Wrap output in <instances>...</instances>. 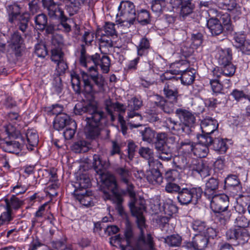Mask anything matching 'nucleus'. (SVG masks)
<instances>
[{
  "instance_id": "nucleus-1",
  "label": "nucleus",
  "mask_w": 250,
  "mask_h": 250,
  "mask_svg": "<svg viewBox=\"0 0 250 250\" xmlns=\"http://www.w3.org/2000/svg\"><path fill=\"white\" fill-rule=\"evenodd\" d=\"M93 166L95 170L100 175L101 180L110 191L104 190V199L112 200L116 204V208L121 213L123 211L122 203L123 198L119 192L118 186L116 177L114 175L109 173H105L103 170L107 168L110 164L108 161L103 160L101 156L95 154L93 156Z\"/></svg>"
},
{
  "instance_id": "nucleus-2",
  "label": "nucleus",
  "mask_w": 250,
  "mask_h": 250,
  "mask_svg": "<svg viewBox=\"0 0 250 250\" xmlns=\"http://www.w3.org/2000/svg\"><path fill=\"white\" fill-rule=\"evenodd\" d=\"M127 193L130 198L129 203V208L133 216L136 218V222L140 234L137 246L141 250H151L153 248V239L150 233L145 234V220L143 212L146 209L145 201L139 196H136L134 189Z\"/></svg>"
},
{
  "instance_id": "nucleus-3",
  "label": "nucleus",
  "mask_w": 250,
  "mask_h": 250,
  "mask_svg": "<svg viewBox=\"0 0 250 250\" xmlns=\"http://www.w3.org/2000/svg\"><path fill=\"white\" fill-rule=\"evenodd\" d=\"M100 55L98 53L92 56H84L83 62L80 60L81 65L87 67L88 73L82 72L85 93L93 95L103 90L104 79L97 71L96 66L99 63Z\"/></svg>"
},
{
  "instance_id": "nucleus-4",
  "label": "nucleus",
  "mask_w": 250,
  "mask_h": 250,
  "mask_svg": "<svg viewBox=\"0 0 250 250\" xmlns=\"http://www.w3.org/2000/svg\"><path fill=\"white\" fill-rule=\"evenodd\" d=\"M176 115L180 122H176L171 118H168L165 121L167 127L178 134H189L191 131V127L195 122V117L190 111L182 108L177 109Z\"/></svg>"
},
{
  "instance_id": "nucleus-5",
  "label": "nucleus",
  "mask_w": 250,
  "mask_h": 250,
  "mask_svg": "<svg viewBox=\"0 0 250 250\" xmlns=\"http://www.w3.org/2000/svg\"><path fill=\"white\" fill-rule=\"evenodd\" d=\"M203 193L201 188H184L181 189L178 194L177 200L182 205H188L193 202L196 203Z\"/></svg>"
},
{
  "instance_id": "nucleus-6",
  "label": "nucleus",
  "mask_w": 250,
  "mask_h": 250,
  "mask_svg": "<svg viewBox=\"0 0 250 250\" xmlns=\"http://www.w3.org/2000/svg\"><path fill=\"white\" fill-rule=\"evenodd\" d=\"M104 118V113H97L90 117H86L87 124L84 128V133L87 138L94 139L100 134L99 125Z\"/></svg>"
},
{
  "instance_id": "nucleus-7",
  "label": "nucleus",
  "mask_w": 250,
  "mask_h": 250,
  "mask_svg": "<svg viewBox=\"0 0 250 250\" xmlns=\"http://www.w3.org/2000/svg\"><path fill=\"white\" fill-rule=\"evenodd\" d=\"M74 112L76 115H81L86 113V117H90L97 113H103L104 112L98 109L94 102H85L84 101L78 103L74 108Z\"/></svg>"
},
{
  "instance_id": "nucleus-8",
  "label": "nucleus",
  "mask_w": 250,
  "mask_h": 250,
  "mask_svg": "<svg viewBox=\"0 0 250 250\" xmlns=\"http://www.w3.org/2000/svg\"><path fill=\"white\" fill-rule=\"evenodd\" d=\"M104 105L106 111L111 116L112 121H114L115 119L113 112L118 111L120 112L118 118L120 125L125 124L124 117L121 115L122 113H124L125 111V107L124 104L118 102L114 103L110 98H108L104 101Z\"/></svg>"
},
{
  "instance_id": "nucleus-9",
  "label": "nucleus",
  "mask_w": 250,
  "mask_h": 250,
  "mask_svg": "<svg viewBox=\"0 0 250 250\" xmlns=\"http://www.w3.org/2000/svg\"><path fill=\"white\" fill-rule=\"evenodd\" d=\"M210 207L215 212L221 213L226 211L229 206V199L225 194H216L210 197Z\"/></svg>"
},
{
  "instance_id": "nucleus-10",
  "label": "nucleus",
  "mask_w": 250,
  "mask_h": 250,
  "mask_svg": "<svg viewBox=\"0 0 250 250\" xmlns=\"http://www.w3.org/2000/svg\"><path fill=\"white\" fill-rule=\"evenodd\" d=\"M118 8L126 22L130 24H134L136 15L133 3L130 1H122Z\"/></svg>"
},
{
  "instance_id": "nucleus-11",
  "label": "nucleus",
  "mask_w": 250,
  "mask_h": 250,
  "mask_svg": "<svg viewBox=\"0 0 250 250\" xmlns=\"http://www.w3.org/2000/svg\"><path fill=\"white\" fill-rule=\"evenodd\" d=\"M199 143L195 145L193 154L199 158L206 157L209 152L208 146H210L211 138L207 136H197Z\"/></svg>"
},
{
  "instance_id": "nucleus-12",
  "label": "nucleus",
  "mask_w": 250,
  "mask_h": 250,
  "mask_svg": "<svg viewBox=\"0 0 250 250\" xmlns=\"http://www.w3.org/2000/svg\"><path fill=\"white\" fill-rule=\"evenodd\" d=\"M23 42V40L20 33L18 31L14 32L11 36L8 45L9 52L14 54L16 57L20 56L22 51L21 45Z\"/></svg>"
},
{
  "instance_id": "nucleus-13",
  "label": "nucleus",
  "mask_w": 250,
  "mask_h": 250,
  "mask_svg": "<svg viewBox=\"0 0 250 250\" xmlns=\"http://www.w3.org/2000/svg\"><path fill=\"white\" fill-rule=\"evenodd\" d=\"M0 139L1 142L0 144L1 148L5 152L18 154L23 147L22 140L21 139L19 141H8L6 138H2L1 135H0Z\"/></svg>"
},
{
  "instance_id": "nucleus-14",
  "label": "nucleus",
  "mask_w": 250,
  "mask_h": 250,
  "mask_svg": "<svg viewBox=\"0 0 250 250\" xmlns=\"http://www.w3.org/2000/svg\"><path fill=\"white\" fill-rule=\"evenodd\" d=\"M73 196L83 206L89 207L94 205L95 197L91 191L87 190L75 189Z\"/></svg>"
},
{
  "instance_id": "nucleus-15",
  "label": "nucleus",
  "mask_w": 250,
  "mask_h": 250,
  "mask_svg": "<svg viewBox=\"0 0 250 250\" xmlns=\"http://www.w3.org/2000/svg\"><path fill=\"white\" fill-rule=\"evenodd\" d=\"M115 171L119 176L121 183L125 186L127 192L130 191L132 194L131 190L134 189V186L131 182V172L127 168L122 167L117 168Z\"/></svg>"
},
{
  "instance_id": "nucleus-16",
  "label": "nucleus",
  "mask_w": 250,
  "mask_h": 250,
  "mask_svg": "<svg viewBox=\"0 0 250 250\" xmlns=\"http://www.w3.org/2000/svg\"><path fill=\"white\" fill-rule=\"evenodd\" d=\"M218 127V124L216 120L210 117L206 118L201 122L202 134L198 136H207L211 138V134L214 133Z\"/></svg>"
},
{
  "instance_id": "nucleus-17",
  "label": "nucleus",
  "mask_w": 250,
  "mask_h": 250,
  "mask_svg": "<svg viewBox=\"0 0 250 250\" xmlns=\"http://www.w3.org/2000/svg\"><path fill=\"white\" fill-rule=\"evenodd\" d=\"M42 1L44 8L47 10L48 14L50 17L66 19L64 16L63 11L53 0H42Z\"/></svg>"
},
{
  "instance_id": "nucleus-18",
  "label": "nucleus",
  "mask_w": 250,
  "mask_h": 250,
  "mask_svg": "<svg viewBox=\"0 0 250 250\" xmlns=\"http://www.w3.org/2000/svg\"><path fill=\"white\" fill-rule=\"evenodd\" d=\"M138 153L142 157L147 160L149 167H157L159 168L162 167V163L158 160L154 158L153 149L148 147H141Z\"/></svg>"
},
{
  "instance_id": "nucleus-19",
  "label": "nucleus",
  "mask_w": 250,
  "mask_h": 250,
  "mask_svg": "<svg viewBox=\"0 0 250 250\" xmlns=\"http://www.w3.org/2000/svg\"><path fill=\"white\" fill-rule=\"evenodd\" d=\"M177 102L172 100H166L163 97L157 95L155 104L159 107L164 112L170 114L173 112L175 108V105Z\"/></svg>"
},
{
  "instance_id": "nucleus-20",
  "label": "nucleus",
  "mask_w": 250,
  "mask_h": 250,
  "mask_svg": "<svg viewBox=\"0 0 250 250\" xmlns=\"http://www.w3.org/2000/svg\"><path fill=\"white\" fill-rule=\"evenodd\" d=\"M207 26L212 36L216 37L224 33L223 26L217 18H210L207 21Z\"/></svg>"
},
{
  "instance_id": "nucleus-21",
  "label": "nucleus",
  "mask_w": 250,
  "mask_h": 250,
  "mask_svg": "<svg viewBox=\"0 0 250 250\" xmlns=\"http://www.w3.org/2000/svg\"><path fill=\"white\" fill-rule=\"evenodd\" d=\"M139 238L135 242V248L132 246H125L124 243L125 240L121 238L120 235H117L110 238L109 243L113 246L118 247V246L121 248L122 250H140L137 246ZM154 243L153 242V248L151 250H154Z\"/></svg>"
},
{
  "instance_id": "nucleus-22",
  "label": "nucleus",
  "mask_w": 250,
  "mask_h": 250,
  "mask_svg": "<svg viewBox=\"0 0 250 250\" xmlns=\"http://www.w3.org/2000/svg\"><path fill=\"white\" fill-rule=\"evenodd\" d=\"M208 238L202 234H196L193 238L191 242L187 244V247H192L195 250H203L208 244Z\"/></svg>"
},
{
  "instance_id": "nucleus-23",
  "label": "nucleus",
  "mask_w": 250,
  "mask_h": 250,
  "mask_svg": "<svg viewBox=\"0 0 250 250\" xmlns=\"http://www.w3.org/2000/svg\"><path fill=\"white\" fill-rule=\"evenodd\" d=\"M219 182L217 179L215 178H209L206 183L204 194L208 199L216 194L218 189Z\"/></svg>"
},
{
  "instance_id": "nucleus-24",
  "label": "nucleus",
  "mask_w": 250,
  "mask_h": 250,
  "mask_svg": "<svg viewBox=\"0 0 250 250\" xmlns=\"http://www.w3.org/2000/svg\"><path fill=\"white\" fill-rule=\"evenodd\" d=\"M194 8L193 0H181L180 18L184 20L186 17L192 13Z\"/></svg>"
},
{
  "instance_id": "nucleus-25",
  "label": "nucleus",
  "mask_w": 250,
  "mask_h": 250,
  "mask_svg": "<svg viewBox=\"0 0 250 250\" xmlns=\"http://www.w3.org/2000/svg\"><path fill=\"white\" fill-rule=\"evenodd\" d=\"M152 168L146 172V177L147 181L153 185L161 184L163 182V177L158 170L157 167H151Z\"/></svg>"
},
{
  "instance_id": "nucleus-26",
  "label": "nucleus",
  "mask_w": 250,
  "mask_h": 250,
  "mask_svg": "<svg viewBox=\"0 0 250 250\" xmlns=\"http://www.w3.org/2000/svg\"><path fill=\"white\" fill-rule=\"evenodd\" d=\"M216 57L218 59L220 64H227L230 62L232 59L231 50L229 48H218Z\"/></svg>"
},
{
  "instance_id": "nucleus-27",
  "label": "nucleus",
  "mask_w": 250,
  "mask_h": 250,
  "mask_svg": "<svg viewBox=\"0 0 250 250\" xmlns=\"http://www.w3.org/2000/svg\"><path fill=\"white\" fill-rule=\"evenodd\" d=\"M175 84L170 81L165 83L164 88V94L169 100L177 102L178 91L175 87Z\"/></svg>"
},
{
  "instance_id": "nucleus-28",
  "label": "nucleus",
  "mask_w": 250,
  "mask_h": 250,
  "mask_svg": "<svg viewBox=\"0 0 250 250\" xmlns=\"http://www.w3.org/2000/svg\"><path fill=\"white\" fill-rule=\"evenodd\" d=\"M86 0H65L69 2L66 5V10L71 16L76 14L84 4Z\"/></svg>"
},
{
  "instance_id": "nucleus-29",
  "label": "nucleus",
  "mask_w": 250,
  "mask_h": 250,
  "mask_svg": "<svg viewBox=\"0 0 250 250\" xmlns=\"http://www.w3.org/2000/svg\"><path fill=\"white\" fill-rule=\"evenodd\" d=\"M70 121H74L70 119L69 117L66 114H60L56 116L54 121V128L58 130L62 129L63 127H66L68 124H70Z\"/></svg>"
},
{
  "instance_id": "nucleus-30",
  "label": "nucleus",
  "mask_w": 250,
  "mask_h": 250,
  "mask_svg": "<svg viewBox=\"0 0 250 250\" xmlns=\"http://www.w3.org/2000/svg\"><path fill=\"white\" fill-rule=\"evenodd\" d=\"M91 185L90 178L88 175L83 174L80 175L77 179V181L74 185L75 189L87 190L86 188Z\"/></svg>"
},
{
  "instance_id": "nucleus-31",
  "label": "nucleus",
  "mask_w": 250,
  "mask_h": 250,
  "mask_svg": "<svg viewBox=\"0 0 250 250\" xmlns=\"http://www.w3.org/2000/svg\"><path fill=\"white\" fill-rule=\"evenodd\" d=\"M142 106V101L136 97H133L128 101V105L125 108L127 113H129L131 116L132 113L137 112Z\"/></svg>"
},
{
  "instance_id": "nucleus-32",
  "label": "nucleus",
  "mask_w": 250,
  "mask_h": 250,
  "mask_svg": "<svg viewBox=\"0 0 250 250\" xmlns=\"http://www.w3.org/2000/svg\"><path fill=\"white\" fill-rule=\"evenodd\" d=\"M131 116H129V113H127V123L131 128L138 127L142 125L141 122L143 118L140 114L137 112H133Z\"/></svg>"
},
{
  "instance_id": "nucleus-33",
  "label": "nucleus",
  "mask_w": 250,
  "mask_h": 250,
  "mask_svg": "<svg viewBox=\"0 0 250 250\" xmlns=\"http://www.w3.org/2000/svg\"><path fill=\"white\" fill-rule=\"evenodd\" d=\"M7 10L9 15V21L13 23L17 19V17L21 13V7L17 3L8 5L7 6Z\"/></svg>"
},
{
  "instance_id": "nucleus-34",
  "label": "nucleus",
  "mask_w": 250,
  "mask_h": 250,
  "mask_svg": "<svg viewBox=\"0 0 250 250\" xmlns=\"http://www.w3.org/2000/svg\"><path fill=\"white\" fill-rule=\"evenodd\" d=\"M210 145H212L213 149L220 153H224L227 149V146L225 141L222 138H215L214 139L211 137Z\"/></svg>"
},
{
  "instance_id": "nucleus-35",
  "label": "nucleus",
  "mask_w": 250,
  "mask_h": 250,
  "mask_svg": "<svg viewBox=\"0 0 250 250\" xmlns=\"http://www.w3.org/2000/svg\"><path fill=\"white\" fill-rule=\"evenodd\" d=\"M179 74V71L176 70H171L167 71L160 76V80L162 82L165 83L170 81L171 83H176L179 78L175 77L174 75Z\"/></svg>"
},
{
  "instance_id": "nucleus-36",
  "label": "nucleus",
  "mask_w": 250,
  "mask_h": 250,
  "mask_svg": "<svg viewBox=\"0 0 250 250\" xmlns=\"http://www.w3.org/2000/svg\"><path fill=\"white\" fill-rule=\"evenodd\" d=\"M6 207L12 211L17 210L23 205V201L20 200L15 195H12L10 199H5Z\"/></svg>"
},
{
  "instance_id": "nucleus-37",
  "label": "nucleus",
  "mask_w": 250,
  "mask_h": 250,
  "mask_svg": "<svg viewBox=\"0 0 250 250\" xmlns=\"http://www.w3.org/2000/svg\"><path fill=\"white\" fill-rule=\"evenodd\" d=\"M125 238H123L125 241L124 242L125 246H132L133 242L134 241V236L132 230V227L128 223H126V227L124 232Z\"/></svg>"
},
{
  "instance_id": "nucleus-38",
  "label": "nucleus",
  "mask_w": 250,
  "mask_h": 250,
  "mask_svg": "<svg viewBox=\"0 0 250 250\" xmlns=\"http://www.w3.org/2000/svg\"><path fill=\"white\" fill-rule=\"evenodd\" d=\"M195 143L189 139H185L180 143L179 150L185 154L193 152Z\"/></svg>"
},
{
  "instance_id": "nucleus-39",
  "label": "nucleus",
  "mask_w": 250,
  "mask_h": 250,
  "mask_svg": "<svg viewBox=\"0 0 250 250\" xmlns=\"http://www.w3.org/2000/svg\"><path fill=\"white\" fill-rule=\"evenodd\" d=\"M180 77L182 83L185 85L191 84L194 80V72L189 70L179 71Z\"/></svg>"
},
{
  "instance_id": "nucleus-40",
  "label": "nucleus",
  "mask_w": 250,
  "mask_h": 250,
  "mask_svg": "<svg viewBox=\"0 0 250 250\" xmlns=\"http://www.w3.org/2000/svg\"><path fill=\"white\" fill-rule=\"evenodd\" d=\"M150 47V43L148 40L146 38H143L137 47L138 55L140 56H142L146 54Z\"/></svg>"
},
{
  "instance_id": "nucleus-41",
  "label": "nucleus",
  "mask_w": 250,
  "mask_h": 250,
  "mask_svg": "<svg viewBox=\"0 0 250 250\" xmlns=\"http://www.w3.org/2000/svg\"><path fill=\"white\" fill-rule=\"evenodd\" d=\"M173 164L176 167L180 169H184L188 167V160L184 155L174 157L173 160Z\"/></svg>"
},
{
  "instance_id": "nucleus-42",
  "label": "nucleus",
  "mask_w": 250,
  "mask_h": 250,
  "mask_svg": "<svg viewBox=\"0 0 250 250\" xmlns=\"http://www.w3.org/2000/svg\"><path fill=\"white\" fill-rule=\"evenodd\" d=\"M250 238V235L247 230L245 229L238 228L236 245H243L247 243Z\"/></svg>"
},
{
  "instance_id": "nucleus-43",
  "label": "nucleus",
  "mask_w": 250,
  "mask_h": 250,
  "mask_svg": "<svg viewBox=\"0 0 250 250\" xmlns=\"http://www.w3.org/2000/svg\"><path fill=\"white\" fill-rule=\"evenodd\" d=\"M182 237L178 234H172L165 238V242L170 247H178L182 242Z\"/></svg>"
},
{
  "instance_id": "nucleus-44",
  "label": "nucleus",
  "mask_w": 250,
  "mask_h": 250,
  "mask_svg": "<svg viewBox=\"0 0 250 250\" xmlns=\"http://www.w3.org/2000/svg\"><path fill=\"white\" fill-rule=\"evenodd\" d=\"M90 147V144L83 140L78 141L75 143L72 149L76 153H84L87 152Z\"/></svg>"
},
{
  "instance_id": "nucleus-45",
  "label": "nucleus",
  "mask_w": 250,
  "mask_h": 250,
  "mask_svg": "<svg viewBox=\"0 0 250 250\" xmlns=\"http://www.w3.org/2000/svg\"><path fill=\"white\" fill-rule=\"evenodd\" d=\"M136 20L142 25L147 24L150 22V14L147 10L142 9L138 11Z\"/></svg>"
},
{
  "instance_id": "nucleus-46",
  "label": "nucleus",
  "mask_w": 250,
  "mask_h": 250,
  "mask_svg": "<svg viewBox=\"0 0 250 250\" xmlns=\"http://www.w3.org/2000/svg\"><path fill=\"white\" fill-rule=\"evenodd\" d=\"M156 140L154 142L155 149H158L162 147L167 146V134L161 132L156 135Z\"/></svg>"
},
{
  "instance_id": "nucleus-47",
  "label": "nucleus",
  "mask_w": 250,
  "mask_h": 250,
  "mask_svg": "<svg viewBox=\"0 0 250 250\" xmlns=\"http://www.w3.org/2000/svg\"><path fill=\"white\" fill-rule=\"evenodd\" d=\"M29 19L30 16L27 13H24L20 17L18 26V28L23 33L28 28Z\"/></svg>"
},
{
  "instance_id": "nucleus-48",
  "label": "nucleus",
  "mask_w": 250,
  "mask_h": 250,
  "mask_svg": "<svg viewBox=\"0 0 250 250\" xmlns=\"http://www.w3.org/2000/svg\"><path fill=\"white\" fill-rule=\"evenodd\" d=\"M163 209L165 214L168 216H171L178 210L177 207L173 203L171 200L165 202L163 205Z\"/></svg>"
},
{
  "instance_id": "nucleus-49",
  "label": "nucleus",
  "mask_w": 250,
  "mask_h": 250,
  "mask_svg": "<svg viewBox=\"0 0 250 250\" xmlns=\"http://www.w3.org/2000/svg\"><path fill=\"white\" fill-rule=\"evenodd\" d=\"M142 140L148 143H151L153 142L155 137V132L149 127H146L141 131Z\"/></svg>"
},
{
  "instance_id": "nucleus-50",
  "label": "nucleus",
  "mask_w": 250,
  "mask_h": 250,
  "mask_svg": "<svg viewBox=\"0 0 250 250\" xmlns=\"http://www.w3.org/2000/svg\"><path fill=\"white\" fill-rule=\"evenodd\" d=\"M4 132L7 135V137L18 139L21 136L20 131L12 125L9 124L4 126Z\"/></svg>"
},
{
  "instance_id": "nucleus-51",
  "label": "nucleus",
  "mask_w": 250,
  "mask_h": 250,
  "mask_svg": "<svg viewBox=\"0 0 250 250\" xmlns=\"http://www.w3.org/2000/svg\"><path fill=\"white\" fill-rule=\"evenodd\" d=\"M35 21L36 27L40 30L45 29L46 25L47 23V19L45 15L43 14H39L35 18Z\"/></svg>"
},
{
  "instance_id": "nucleus-52",
  "label": "nucleus",
  "mask_w": 250,
  "mask_h": 250,
  "mask_svg": "<svg viewBox=\"0 0 250 250\" xmlns=\"http://www.w3.org/2000/svg\"><path fill=\"white\" fill-rule=\"evenodd\" d=\"M3 212L0 215V220L2 221V224L5 222H9L12 219L13 212L8 208H5L4 206H0V210H3Z\"/></svg>"
},
{
  "instance_id": "nucleus-53",
  "label": "nucleus",
  "mask_w": 250,
  "mask_h": 250,
  "mask_svg": "<svg viewBox=\"0 0 250 250\" xmlns=\"http://www.w3.org/2000/svg\"><path fill=\"white\" fill-rule=\"evenodd\" d=\"M77 128V125L75 121H70L68 126H66V129L63 132V136L65 139H71L74 136Z\"/></svg>"
},
{
  "instance_id": "nucleus-54",
  "label": "nucleus",
  "mask_w": 250,
  "mask_h": 250,
  "mask_svg": "<svg viewBox=\"0 0 250 250\" xmlns=\"http://www.w3.org/2000/svg\"><path fill=\"white\" fill-rule=\"evenodd\" d=\"M26 136L27 141L30 146H34L38 144L39 142L38 136L35 130H27Z\"/></svg>"
},
{
  "instance_id": "nucleus-55",
  "label": "nucleus",
  "mask_w": 250,
  "mask_h": 250,
  "mask_svg": "<svg viewBox=\"0 0 250 250\" xmlns=\"http://www.w3.org/2000/svg\"><path fill=\"white\" fill-rule=\"evenodd\" d=\"M220 65L222 66L221 69L224 76L231 77L234 75L235 72V68L231 63V62L227 63V64Z\"/></svg>"
},
{
  "instance_id": "nucleus-56",
  "label": "nucleus",
  "mask_w": 250,
  "mask_h": 250,
  "mask_svg": "<svg viewBox=\"0 0 250 250\" xmlns=\"http://www.w3.org/2000/svg\"><path fill=\"white\" fill-rule=\"evenodd\" d=\"M98 65H100L103 73H108L109 71V67L110 65L109 58L105 55H103L101 58L100 57Z\"/></svg>"
},
{
  "instance_id": "nucleus-57",
  "label": "nucleus",
  "mask_w": 250,
  "mask_h": 250,
  "mask_svg": "<svg viewBox=\"0 0 250 250\" xmlns=\"http://www.w3.org/2000/svg\"><path fill=\"white\" fill-rule=\"evenodd\" d=\"M71 84L74 91L77 93L81 91V82L80 77L75 72L71 73Z\"/></svg>"
},
{
  "instance_id": "nucleus-58",
  "label": "nucleus",
  "mask_w": 250,
  "mask_h": 250,
  "mask_svg": "<svg viewBox=\"0 0 250 250\" xmlns=\"http://www.w3.org/2000/svg\"><path fill=\"white\" fill-rule=\"evenodd\" d=\"M112 46L113 43L110 37L107 35L102 34L101 37L100 39V49H101V52H103V50H102V48H111Z\"/></svg>"
},
{
  "instance_id": "nucleus-59",
  "label": "nucleus",
  "mask_w": 250,
  "mask_h": 250,
  "mask_svg": "<svg viewBox=\"0 0 250 250\" xmlns=\"http://www.w3.org/2000/svg\"><path fill=\"white\" fill-rule=\"evenodd\" d=\"M192 169L196 171L203 178L209 175V170L208 167L205 166L202 162H199L196 167H193Z\"/></svg>"
},
{
  "instance_id": "nucleus-60",
  "label": "nucleus",
  "mask_w": 250,
  "mask_h": 250,
  "mask_svg": "<svg viewBox=\"0 0 250 250\" xmlns=\"http://www.w3.org/2000/svg\"><path fill=\"white\" fill-rule=\"evenodd\" d=\"M250 221L243 215L238 216L235 220V226L238 228L245 229L248 227Z\"/></svg>"
},
{
  "instance_id": "nucleus-61",
  "label": "nucleus",
  "mask_w": 250,
  "mask_h": 250,
  "mask_svg": "<svg viewBox=\"0 0 250 250\" xmlns=\"http://www.w3.org/2000/svg\"><path fill=\"white\" fill-rule=\"evenodd\" d=\"M181 187L177 184L172 182H168L165 186V191L169 193H179L181 190Z\"/></svg>"
},
{
  "instance_id": "nucleus-62",
  "label": "nucleus",
  "mask_w": 250,
  "mask_h": 250,
  "mask_svg": "<svg viewBox=\"0 0 250 250\" xmlns=\"http://www.w3.org/2000/svg\"><path fill=\"white\" fill-rule=\"evenodd\" d=\"M192 228L194 231L203 234L207 226L205 222L199 220H196L192 223Z\"/></svg>"
},
{
  "instance_id": "nucleus-63",
  "label": "nucleus",
  "mask_w": 250,
  "mask_h": 250,
  "mask_svg": "<svg viewBox=\"0 0 250 250\" xmlns=\"http://www.w3.org/2000/svg\"><path fill=\"white\" fill-rule=\"evenodd\" d=\"M35 54L40 58H44L47 55V51L45 44L39 43L35 47Z\"/></svg>"
},
{
  "instance_id": "nucleus-64",
  "label": "nucleus",
  "mask_w": 250,
  "mask_h": 250,
  "mask_svg": "<svg viewBox=\"0 0 250 250\" xmlns=\"http://www.w3.org/2000/svg\"><path fill=\"white\" fill-rule=\"evenodd\" d=\"M180 176L179 172L174 169L167 171L165 174V179L168 182H172L178 178Z\"/></svg>"
}]
</instances>
